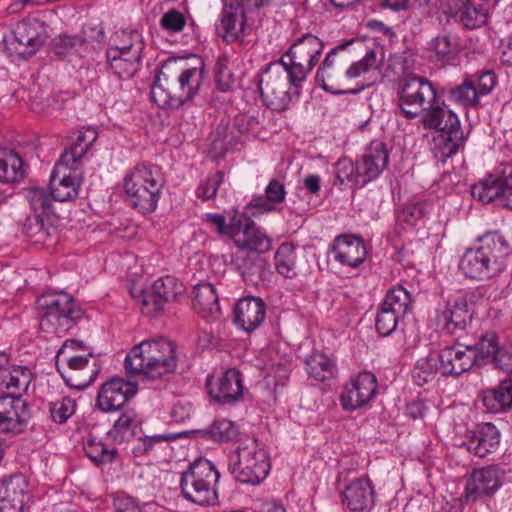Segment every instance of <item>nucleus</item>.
<instances>
[{"instance_id": "f257e3e1", "label": "nucleus", "mask_w": 512, "mask_h": 512, "mask_svg": "<svg viewBox=\"0 0 512 512\" xmlns=\"http://www.w3.org/2000/svg\"><path fill=\"white\" fill-rule=\"evenodd\" d=\"M205 76V63L195 57L189 64L183 58L164 62L151 86V98L160 107L177 109L199 93Z\"/></svg>"}, {"instance_id": "f03ea898", "label": "nucleus", "mask_w": 512, "mask_h": 512, "mask_svg": "<svg viewBox=\"0 0 512 512\" xmlns=\"http://www.w3.org/2000/svg\"><path fill=\"white\" fill-rule=\"evenodd\" d=\"M508 254L505 237L497 231L487 232L478 238L476 246L464 252L459 269L471 280H490L504 271Z\"/></svg>"}, {"instance_id": "7ed1b4c3", "label": "nucleus", "mask_w": 512, "mask_h": 512, "mask_svg": "<svg viewBox=\"0 0 512 512\" xmlns=\"http://www.w3.org/2000/svg\"><path fill=\"white\" fill-rule=\"evenodd\" d=\"M176 367V345L163 337L142 341L125 358L126 372L139 374L143 380L161 378L174 372Z\"/></svg>"}, {"instance_id": "20e7f679", "label": "nucleus", "mask_w": 512, "mask_h": 512, "mask_svg": "<svg viewBox=\"0 0 512 512\" xmlns=\"http://www.w3.org/2000/svg\"><path fill=\"white\" fill-rule=\"evenodd\" d=\"M420 122L425 129L439 132L438 136L433 138L431 148L434 157L438 161L444 163L449 157L457 153L463 141L460 121L458 116L446 106L440 97L420 115Z\"/></svg>"}, {"instance_id": "39448f33", "label": "nucleus", "mask_w": 512, "mask_h": 512, "mask_svg": "<svg viewBox=\"0 0 512 512\" xmlns=\"http://www.w3.org/2000/svg\"><path fill=\"white\" fill-rule=\"evenodd\" d=\"M165 183L161 167L143 163L126 174L123 189L130 206L146 215L156 210Z\"/></svg>"}, {"instance_id": "423d86ee", "label": "nucleus", "mask_w": 512, "mask_h": 512, "mask_svg": "<svg viewBox=\"0 0 512 512\" xmlns=\"http://www.w3.org/2000/svg\"><path fill=\"white\" fill-rule=\"evenodd\" d=\"M36 307L40 314V329L48 333H65L83 316L73 297L66 292L44 293L37 298Z\"/></svg>"}, {"instance_id": "0eeeda50", "label": "nucleus", "mask_w": 512, "mask_h": 512, "mask_svg": "<svg viewBox=\"0 0 512 512\" xmlns=\"http://www.w3.org/2000/svg\"><path fill=\"white\" fill-rule=\"evenodd\" d=\"M219 478L220 473L211 461L198 458L181 474L182 495L186 500L200 506L214 505L218 501Z\"/></svg>"}, {"instance_id": "6e6552de", "label": "nucleus", "mask_w": 512, "mask_h": 512, "mask_svg": "<svg viewBox=\"0 0 512 512\" xmlns=\"http://www.w3.org/2000/svg\"><path fill=\"white\" fill-rule=\"evenodd\" d=\"M439 97L432 81L414 73H404L396 84V106L407 120L423 114Z\"/></svg>"}, {"instance_id": "1a4fd4ad", "label": "nucleus", "mask_w": 512, "mask_h": 512, "mask_svg": "<svg viewBox=\"0 0 512 512\" xmlns=\"http://www.w3.org/2000/svg\"><path fill=\"white\" fill-rule=\"evenodd\" d=\"M353 40L341 43L331 49L319 66L316 73L317 83L327 92L333 94L358 93L365 85L358 89L349 87L347 68L351 57L345 52Z\"/></svg>"}, {"instance_id": "9d476101", "label": "nucleus", "mask_w": 512, "mask_h": 512, "mask_svg": "<svg viewBox=\"0 0 512 512\" xmlns=\"http://www.w3.org/2000/svg\"><path fill=\"white\" fill-rule=\"evenodd\" d=\"M228 468L239 482L258 484L269 473V457L257 441H253L245 446H239L230 455Z\"/></svg>"}, {"instance_id": "9b49d317", "label": "nucleus", "mask_w": 512, "mask_h": 512, "mask_svg": "<svg viewBox=\"0 0 512 512\" xmlns=\"http://www.w3.org/2000/svg\"><path fill=\"white\" fill-rule=\"evenodd\" d=\"M324 43L315 35L307 33L298 38L281 57L289 67L290 81L299 88L318 62Z\"/></svg>"}, {"instance_id": "f8f14e48", "label": "nucleus", "mask_w": 512, "mask_h": 512, "mask_svg": "<svg viewBox=\"0 0 512 512\" xmlns=\"http://www.w3.org/2000/svg\"><path fill=\"white\" fill-rule=\"evenodd\" d=\"M285 58L269 63L262 72L259 89L261 96L269 106L275 109L284 108L290 101L289 88L294 85L290 81L289 67Z\"/></svg>"}, {"instance_id": "ddd939ff", "label": "nucleus", "mask_w": 512, "mask_h": 512, "mask_svg": "<svg viewBox=\"0 0 512 512\" xmlns=\"http://www.w3.org/2000/svg\"><path fill=\"white\" fill-rule=\"evenodd\" d=\"M68 349H82V342L75 339H69L63 343L55 357L57 370L62 375L67 385L78 390H82L91 384L99 372V369H92L89 367V357H91L92 354L88 353L86 356H68L66 358L67 371H63L59 365V361L61 357L66 355Z\"/></svg>"}, {"instance_id": "4468645a", "label": "nucleus", "mask_w": 512, "mask_h": 512, "mask_svg": "<svg viewBox=\"0 0 512 512\" xmlns=\"http://www.w3.org/2000/svg\"><path fill=\"white\" fill-rule=\"evenodd\" d=\"M471 194L483 203L499 200L503 206L512 209V164H502L497 172L473 185Z\"/></svg>"}, {"instance_id": "2eb2a0df", "label": "nucleus", "mask_w": 512, "mask_h": 512, "mask_svg": "<svg viewBox=\"0 0 512 512\" xmlns=\"http://www.w3.org/2000/svg\"><path fill=\"white\" fill-rule=\"evenodd\" d=\"M83 180L82 165H72L59 159L50 179L51 196L55 201H71L78 197Z\"/></svg>"}, {"instance_id": "dca6fc26", "label": "nucleus", "mask_w": 512, "mask_h": 512, "mask_svg": "<svg viewBox=\"0 0 512 512\" xmlns=\"http://www.w3.org/2000/svg\"><path fill=\"white\" fill-rule=\"evenodd\" d=\"M472 298V294L469 295L465 293L447 302L437 311V326L451 335L456 334L458 331L465 330L473 318V311L469 304V299Z\"/></svg>"}, {"instance_id": "f3484780", "label": "nucleus", "mask_w": 512, "mask_h": 512, "mask_svg": "<svg viewBox=\"0 0 512 512\" xmlns=\"http://www.w3.org/2000/svg\"><path fill=\"white\" fill-rule=\"evenodd\" d=\"M377 378L368 371L359 373L345 385L340 395L344 410L354 411L366 406L377 394Z\"/></svg>"}, {"instance_id": "a211bd4d", "label": "nucleus", "mask_w": 512, "mask_h": 512, "mask_svg": "<svg viewBox=\"0 0 512 512\" xmlns=\"http://www.w3.org/2000/svg\"><path fill=\"white\" fill-rule=\"evenodd\" d=\"M14 53L27 59L34 55L46 40L43 23L36 18H28L18 22L13 31Z\"/></svg>"}, {"instance_id": "6ab92c4d", "label": "nucleus", "mask_w": 512, "mask_h": 512, "mask_svg": "<svg viewBox=\"0 0 512 512\" xmlns=\"http://www.w3.org/2000/svg\"><path fill=\"white\" fill-rule=\"evenodd\" d=\"M30 413L25 400L20 395L0 396V432L20 434L28 424Z\"/></svg>"}, {"instance_id": "aec40b11", "label": "nucleus", "mask_w": 512, "mask_h": 512, "mask_svg": "<svg viewBox=\"0 0 512 512\" xmlns=\"http://www.w3.org/2000/svg\"><path fill=\"white\" fill-rule=\"evenodd\" d=\"M28 481L16 473L0 482V512H24L30 502Z\"/></svg>"}, {"instance_id": "412c9836", "label": "nucleus", "mask_w": 512, "mask_h": 512, "mask_svg": "<svg viewBox=\"0 0 512 512\" xmlns=\"http://www.w3.org/2000/svg\"><path fill=\"white\" fill-rule=\"evenodd\" d=\"M137 393V385L122 378H111L102 384L96 398V407L102 412L120 410Z\"/></svg>"}, {"instance_id": "4be33fe9", "label": "nucleus", "mask_w": 512, "mask_h": 512, "mask_svg": "<svg viewBox=\"0 0 512 512\" xmlns=\"http://www.w3.org/2000/svg\"><path fill=\"white\" fill-rule=\"evenodd\" d=\"M237 225V229L232 239L235 245L239 248V251L264 255L271 249V238L250 218H239Z\"/></svg>"}, {"instance_id": "5701e85b", "label": "nucleus", "mask_w": 512, "mask_h": 512, "mask_svg": "<svg viewBox=\"0 0 512 512\" xmlns=\"http://www.w3.org/2000/svg\"><path fill=\"white\" fill-rule=\"evenodd\" d=\"M244 282L257 287L269 280L272 271L268 260L257 253L238 251L232 261Z\"/></svg>"}, {"instance_id": "b1692460", "label": "nucleus", "mask_w": 512, "mask_h": 512, "mask_svg": "<svg viewBox=\"0 0 512 512\" xmlns=\"http://www.w3.org/2000/svg\"><path fill=\"white\" fill-rule=\"evenodd\" d=\"M208 393L213 400L222 405L234 404L243 394L240 372L234 368L228 369L214 379H207Z\"/></svg>"}, {"instance_id": "393cba45", "label": "nucleus", "mask_w": 512, "mask_h": 512, "mask_svg": "<svg viewBox=\"0 0 512 512\" xmlns=\"http://www.w3.org/2000/svg\"><path fill=\"white\" fill-rule=\"evenodd\" d=\"M504 475L497 465L475 469L466 485V499L476 501L482 496L493 495L501 487Z\"/></svg>"}, {"instance_id": "a878e982", "label": "nucleus", "mask_w": 512, "mask_h": 512, "mask_svg": "<svg viewBox=\"0 0 512 512\" xmlns=\"http://www.w3.org/2000/svg\"><path fill=\"white\" fill-rule=\"evenodd\" d=\"M435 356L443 376H460L476 365L470 346L459 342L443 348Z\"/></svg>"}, {"instance_id": "bb28decb", "label": "nucleus", "mask_w": 512, "mask_h": 512, "mask_svg": "<svg viewBox=\"0 0 512 512\" xmlns=\"http://www.w3.org/2000/svg\"><path fill=\"white\" fill-rule=\"evenodd\" d=\"M388 159L385 143L380 140L372 141L361 159L356 162L360 187L376 179L387 167Z\"/></svg>"}, {"instance_id": "cd10ccee", "label": "nucleus", "mask_w": 512, "mask_h": 512, "mask_svg": "<svg viewBox=\"0 0 512 512\" xmlns=\"http://www.w3.org/2000/svg\"><path fill=\"white\" fill-rule=\"evenodd\" d=\"M266 316L264 301L255 296L240 299L234 307V321L246 332L257 329Z\"/></svg>"}, {"instance_id": "c85d7f7f", "label": "nucleus", "mask_w": 512, "mask_h": 512, "mask_svg": "<svg viewBox=\"0 0 512 512\" xmlns=\"http://www.w3.org/2000/svg\"><path fill=\"white\" fill-rule=\"evenodd\" d=\"M332 253L334 259L340 264L356 268L365 261L367 250L360 237L342 235L335 239Z\"/></svg>"}, {"instance_id": "c756f323", "label": "nucleus", "mask_w": 512, "mask_h": 512, "mask_svg": "<svg viewBox=\"0 0 512 512\" xmlns=\"http://www.w3.org/2000/svg\"><path fill=\"white\" fill-rule=\"evenodd\" d=\"M246 23L244 4L242 0H224L221 12V25L223 39L226 42L238 40L243 32Z\"/></svg>"}, {"instance_id": "7c9ffc66", "label": "nucleus", "mask_w": 512, "mask_h": 512, "mask_svg": "<svg viewBox=\"0 0 512 512\" xmlns=\"http://www.w3.org/2000/svg\"><path fill=\"white\" fill-rule=\"evenodd\" d=\"M343 503L352 512H365L373 508L374 490L367 478H358L350 482L343 492Z\"/></svg>"}, {"instance_id": "2f4dec72", "label": "nucleus", "mask_w": 512, "mask_h": 512, "mask_svg": "<svg viewBox=\"0 0 512 512\" xmlns=\"http://www.w3.org/2000/svg\"><path fill=\"white\" fill-rule=\"evenodd\" d=\"M500 443V433L492 423L477 425L472 436L467 441V449L474 455L484 458L497 450Z\"/></svg>"}, {"instance_id": "473e14b6", "label": "nucleus", "mask_w": 512, "mask_h": 512, "mask_svg": "<svg viewBox=\"0 0 512 512\" xmlns=\"http://www.w3.org/2000/svg\"><path fill=\"white\" fill-rule=\"evenodd\" d=\"M106 56L113 73L120 79H129L140 68V43L136 41L130 54H121L118 50H107Z\"/></svg>"}, {"instance_id": "72a5a7b5", "label": "nucleus", "mask_w": 512, "mask_h": 512, "mask_svg": "<svg viewBox=\"0 0 512 512\" xmlns=\"http://www.w3.org/2000/svg\"><path fill=\"white\" fill-rule=\"evenodd\" d=\"M192 307L203 318H218L221 310L215 287L210 283L196 285L193 289Z\"/></svg>"}, {"instance_id": "f704fd0d", "label": "nucleus", "mask_w": 512, "mask_h": 512, "mask_svg": "<svg viewBox=\"0 0 512 512\" xmlns=\"http://www.w3.org/2000/svg\"><path fill=\"white\" fill-rule=\"evenodd\" d=\"M481 400L487 411L491 413H499L511 408L512 377L502 380L498 388L483 391Z\"/></svg>"}, {"instance_id": "c9c22d12", "label": "nucleus", "mask_w": 512, "mask_h": 512, "mask_svg": "<svg viewBox=\"0 0 512 512\" xmlns=\"http://www.w3.org/2000/svg\"><path fill=\"white\" fill-rule=\"evenodd\" d=\"M458 21L466 29H477L486 24L488 19L487 5L473 0H456Z\"/></svg>"}, {"instance_id": "e433bc0d", "label": "nucleus", "mask_w": 512, "mask_h": 512, "mask_svg": "<svg viewBox=\"0 0 512 512\" xmlns=\"http://www.w3.org/2000/svg\"><path fill=\"white\" fill-rule=\"evenodd\" d=\"M25 175L23 168V160L12 149H0V182L17 183L20 182Z\"/></svg>"}, {"instance_id": "4c0bfd02", "label": "nucleus", "mask_w": 512, "mask_h": 512, "mask_svg": "<svg viewBox=\"0 0 512 512\" xmlns=\"http://www.w3.org/2000/svg\"><path fill=\"white\" fill-rule=\"evenodd\" d=\"M469 346L477 366H483L492 362L494 355L500 347L498 336L492 331L484 333L475 344Z\"/></svg>"}, {"instance_id": "58836bf2", "label": "nucleus", "mask_w": 512, "mask_h": 512, "mask_svg": "<svg viewBox=\"0 0 512 512\" xmlns=\"http://www.w3.org/2000/svg\"><path fill=\"white\" fill-rule=\"evenodd\" d=\"M30 383V372L26 367H14L11 370H2L0 387L5 388L8 393L20 395Z\"/></svg>"}, {"instance_id": "ea45409f", "label": "nucleus", "mask_w": 512, "mask_h": 512, "mask_svg": "<svg viewBox=\"0 0 512 512\" xmlns=\"http://www.w3.org/2000/svg\"><path fill=\"white\" fill-rule=\"evenodd\" d=\"M96 138L97 133L95 130L88 129L85 132H79L75 143L62 153L60 159H63L65 163H72V165H82L81 158L86 154Z\"/></svg>"}, {"instance_id": "a19ab883", "label": "nucleus", "mask_w": 512, "mask_h": 512, "mask_svg": "<svg viewBox=\"0 0 512 512\" xmlns=\"http://www.w3.org/2000/svg\"><path fill=\"white\" fill-rule=\"evenodd\" d=\"M83 449L86 456L96 466L110 464L118 455V450L115 447H110L96 438L88 439L87 442H85Z\"/></svg>"}, {"instance_id": "79ce46f5", "label": "nucleus", "mask_w": 512, "mask_h": 512, "mask_svg": "<svg viewBox=\"0 0 512 512\" xmlns=\"http://www.w3.org/2000/svg\"><path fill=\"white\" fill-rule=\"evenodd\" d=\"M53 229L51 216L45 214H33L27 217L23 224V232L30 238H35L36 242H45Z\"/></svg>"}, {"instance_id": "37998d69", "label": "nucleus", "mask_w": 512, "mask_h": 512, "mask_svg": "<svg viewBox=\"0 0 512 512\" xmlns=\"http://www.w3.org/2000/svg\"><path fill=\"white\" fill-rule=\"evenodd\" d=\"M437 372H440L439 363L435 354L430 353L417 360L412 372V378L418 386H423L433 381Z\"/></svg>"}, {"instance_id": "c03bdc74", "label": "nucleus", "mask_w": 512, "mask_h": 512, "mask_svg": "<svg viewBox=\"0 0 512 512\" xmlns=\"http://www.w3.org/2000/svg\"><path fill=\"white\" fill-rule=\"evenodd\" d=\"M131 294L133 298L136 299L141 307L142 313L145 315L154 317L164 309V301L161 299V296L155 293L151 286L138 291L134 288Z\"/></svg>"}, {"instance_id": "a18cd8bd", "label": "nucleus", "mask_w": 512, "mask_h": 512, "mask_svg": "<svg viewBox=\"0 0 512 512\" xmlns=\"http://www.w3.org/2000/svg\"><path fill=\"white\" fill-rule=\"evenodd\" d=\"M449 99L464 108L477 107L480 104V96L471 78L465 79L462 84L452 88L449 91Z\"/></svg>"}, {"instance_id": "49530a36", "label": "nucleus", "mask_w": 512, "mask_h": 512, "mask_svg": "<svg viewBox=\"0 0 512 512\" xmlns=\"http://www.w3.org/2000/svg\"><path fill=\"white\" fill-rule=\"evenodd\" d=\"M412 298L410 293L401 285L390 289L382 303L396 314L404 317L411 310Z\"/></svg>"}, {"instance_id": "de8ad7c7", "label": "nucleus", "mask_w": 512, "mask_h": 512, "mask_svg": "<svg viewBox=\"0 0 512 512\" xmlns=\"http://www.w3.org/2000/svg\"><path fill=\"white\" fill-rule=\"evenodd\" d=\"M334 364L322 353H314L306 360V370L311 378L324 381L333 374Z\"/></svg>"}, {"instance_id": "09e8293b", "label": "nucleus", "mask_w": 512, "mask_h": 512, "mask_svg": "<svg viewBox=\"0 0 512 512\" xmlns=\"http://www.w3.org/2000/svg\"><path fill=\"white\" fill-rule=\"evenodd\" d=\"M237 435V426L227 419L216 420L203 431V436L206 439L216 442H229Z\"/></svg>"}, {"instance_id": "8fccbe9b", "label": "nucleus", "mask_w": 512, "mask_h": 512, "mask_svg": "<svg viewBox=\"0 0 512 512\" xmlns=\"http://www.w3.org/2000/svg\"><path fill=\"white\" fill-rule=\"evenodd\" d=\"M296 265L295 247L292 243H282L275 253V266L279 274L292 277Z\"/></svg>"}, {"instance_id": "3c124183", "label": "nucleus", "mask_w": 512, "mask_h": 512, "mask_svg": "<svg viewBox=\"0 0 512 512\" xmlns=\"http://www.w3.org/2000/svg\"><path fill=\"white\" fill-rule=\"evenodd\" d=\"M214 80L221 92L231 91L235 85V77L229 67V58L226 54H221L217 58L214 66Z\"/></svg>"}, {"instance_id": "603ef678", "label": "nucleus", "mask_w": 512, "mask_h": 512, "mask_svg": "<svg viewBox=\"0 0 512 512\" xmlns=\"http://www.w3.org/2000/svg\"><path fill=\"white\" fill-rule=\"evenodd\" d=\"M380 66L381 60H378L377 53L374 50H370L361 60L349 63L347 68L349 81L377 71L380 69Z\"/></svg>"}, {"instance_id": "864d4df0", "label": "nucleus", "mask_w": 512, "mask_h": 512, "mask_svg": "<svg viewBox=\"0 0 512 512\" xmlns=\"http://www.w3.org/2000/svg\"><path fill=\"white\" fill-rule=\"evenodd\" d=\"M400 318H402L400 315L381 304L375 320V327L379 335L385 337L395 331Z\"/></svg>"}, {"instance_id": "5fc2aeb1", "label": "nucleus", "mask_w": 512, "mask_h": 512, "mask_svg": "<svg viewBox=\"0 0 512 512\" xmlns=\"http://www.w3.org/2000/svg\"><path fill=\"white\" fill-rule=\"evenodd\" d=\"M27 198L34 214H45L51 216L52 196L44 189L33 187L28 190Z\"/></svg>"}, {"instance_id": "6e6d98bb", "label": "nucleus", "mask_w": 512, "mask_h": 512, "mask_svg": "<svg viewBox=\"0 0 512 512\" xmlns=\"http://www.w3.org/2000/svg\"><path fill=\"white\" fill-rule=\"evenodd\" d=\"M431 48L435 51L439 60H450L458 51V43L449 35H439L431 41Z\"/></svg>"}, {"instance_id": "4d7b16f0", "label": "nucleus", "mask_w": 512, "mask_h": 512, "mask_svg": "<svg viewBox=\"0 0 512 512\" xmlns=\"http://www.w3.org/2000/svg\"><path fill=\"white\" fill-rule=\"evenodd\" d=\"M75 412V401L69 397H63L50 405V414L54 422L64 423Z\"/></svg>"}, {"instance_id": "13d9d810", "label": "nucleus", "mask_w": 512, "mask_h": 512, "mask_svg": "<svg viewBox=\"0 0 512 512\" xmlns=\"http://www.w3.org/2000/svg\"><path fill=\"white\" fill-rule=\"evenodd\" d=\"M336 179L340 184L349 182L353 185L360 186V178L357 175L356 164L348 158L339 159L336 163Z\"/></svg>"}, {"instance_id": "bf43d9fd", "label": "nucleus", "mask_w": 512, "mask_h": 512, "mask_svg": "<svg viewBox=\"0 0 512 512\" xmlns=\"http://www.w3.org/2000/svg\"><path fill=\"white\" fill-rule=\"evenodd\" d=\"M239 218L233 217L229 224L226 223V219L221 214L208 213L205 215V220L208 224L215 227L217 233L220 235H226L233 238L237 229V221Z\"/></svg>"}, {"instance_id": "052dcab7", "label": "nucleus", "mask_w": 512, "mask_h": 512, "mask_svg": "<svg viewBox=\"0 0 512 512\" xmlns=\"http://www.w3.org/2000/svg\"><path fill=\"white\" fill-rule=\"evenodd\" d=\"M118 37L120 38V43L115 47L109 48L108 50H118L121 52V54H130V51L132 47H134L137 40V42L140 43V55L142 54L144 49V42L141 34L138 31L123 30L120 32V34H118Z\"/></svg>"}, {"instance_id": "680f3d73", "label": "nucleus", "mask_w": 512, "mask_h": 512, "mask_svg": "<svg viewBox=\"0 0 512 512\" xmlns=\"http://www.w3.org/2000/svg\"><path fill=\"white\" fill-rule=\"evenodd\" d=\"M224 178V173L221 171L216 172L214 175L208 177L204 182H202L197 190L196 195L203 200H209L216 196L218 188L222 183Z\"/></svg>"}, {"instance_id": "e2e57ef3", "label": "nucleus", "mask_w": 512, "mask_h": 512, "mask_svg": "<svg viewBox=\"0 0 512 512\" xmlns=\"http://www.w3.org/2000/svg\"><path fill=\"white\" fill-rule=\"evenodd\" d=\"M186 19L184 15L176 9H171L160 19V26L169 32L177 33L184 29Z\"/></svg>"}, {"instance_id": "0e129e2a", "label": "nucleus", "mask_w": 512, "mask_h": 512, "mask_svg": "<svg viewBox=\"0 0 512 512\" xmlns=\"http://www.w3.org/2000/svg\"><path fill=\"white\" fill-rule=\"evenodd\" d=\"M85 41L86 39L81 35H59L53 40L54 52L59 56L65 55L69 50L75 48L76 46L83 45Z\"/></svg>"}, {"instance_id": "69168bd1", "label": "nucleus", "mask_w": 512, "mask_h": 512, "mask_svg": "<svg viewBox=\"0 0 512 512\" xmlns=\"http://www.w3.org/2000/svg\"><path fill=\"white\" fill-rule=\"evenodd\" d=\"M161 287H163V295L166 303L177 300L179 295L184 292V286L173 276H165L161 278Z\"/></svg>"}, {"instance_id": "338daca9", "label": "nucleus", "mask_w": 512, "mask_h": 512, "mask_svg": "<svg viewBox=\"0 0 512 512\" xmlns=\"http://www.w3.org/2000/svg\"><path fill=\"white\" fill-rule=\"evenodd\" d=\"M497 83V78L494 72L490 70L482 71L478 74L477 79L474 80V87L479 96L488 95Z\"/></svg>"}, {"instance_id": "774afa93", "label": "nucleus", "mask_w": 512, "mask_h": 512, "mask_svg": "<svg viewBox=\"0 0 512 512\" xmlns=\"http://www.w3.org/2000/svg\"><path fill=\"white\" fill-rule=\"evenodd\" d=\"M492 363L500 370L512 373V347L500 346L493 357Z\"/></svg>"}]
</instances>
